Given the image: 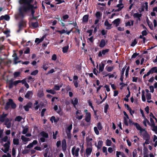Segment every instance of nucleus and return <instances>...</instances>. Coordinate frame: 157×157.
I'll list each match as a JSON object with an SVG mask.
<instances>
[{
	"label": "nucleus",
	"mask_w": 157,
	"mask_h": 157,
	"mask_svg": "<svg viewBox=\"0 0 157 157\" xmlns=\"http://www.w3.org/2000/svg\"><path fill=\"white\" fill-rule=\"evenodd\" d=\"M32 0H19V2L20 6L19 8V13L17 17L23 18L25 14L31 10L33 15L34 13V11L33 10V6L30 5Z\"/></svg>",
	"instance_id": "nucleus-1"
},
{
	"label": "nucleus",
	"mask_w": 157,
	"mask_h": 157,
	"mask_svg": "<svg viewBox=\"0 0 157 157\" xmlns=\"http://www.w3.org/2000/svg\"><path fill=\"white\" fill-rule=\"evenodd\" d=\"M136 129L140 131V133L144 140L150 139V136L146 130L142 128L138 123L135 124Z\"/></svg>",
	"instance_id": "nucleus-2"
},
{
	"label": "nucleus",
	"mask_w": 157,
	"mask_h": 157,
	"mask_svg": "<svg viewBox=\"0 0 157 157\" xmlns=\"http://www.w3.org/2000/svg\"><path fill=\"white\" fill-rule=\"evenodd\" d=\"M7 114H3L0 117V121L5 122V124L8 128H10L11 126V123L9 120L6 118Z\"/></svg>",
	"instance_id": "nucleus-3"
},
{
	"label": "nucleus",
	"mask_w": 157,
	"mask_h": 157,
	"mask_svg": "<svg viewBox=\"0 0 157 157\" xmlns=\"http://www.w3.org/2000/svg\"><path fill=\"white\" fill-rule=\"evenodd\" d=\"M150 123L149 122V125L151 127L152 130L157 134V126H156L154 121L152 117L150 118Z\"/></svg>",
	"instance_id": "nucleus-4"
},
{
	"label": "nucleus",
	"mask_w": 157,
	"mask_h": 157,
	"mask_svg": "<svg viewBox=\"0 0 157 157\" xmlns=\"http://www.w3.org/2000/svg\"><path fill=\"white\" fill-rule=\"evenodd\" d=\"M85 113V120L87 123L90 122L91 119V115L90 113L88 112L87 109H86L84 110Z\"/></svg>",
	"instance_id": "nucleus-5"
},
{
	"label": "nucleus",
	"mask_w": 157,
	"mask_h": 157,
	"mask_svg": "<svg viewBox=\"0 0 157 157\" xmlns=\"http://www.w3.org/2000/svg\"><path fill=\"white\" fill-rule=\"evenodd\" d=\"M10 146V142L8 141L3 145V148H2L1 150L5 153H6L9 151Z\"/></svg>",
	"instance_id": "nucleus-6"
},
{
	"label": "nucleus",
	"mask_w": 157,
	"mask_h": 157,
	"mask_svg": "<svg viewBox=\"0 0 157 157\" xmlns=\"http://www.w3.org/2000/svg\"><path fill=\"white\" fill-rule=\"evenodd\" d=\"M79 148L78 147L76 148L75 147H73L71 150L72 154L74 157H77L78 156Z\"/></svg>",
	"instance_id": "nucleus-7"
},
{
	"label": "nucleus",
	"mask_w": 157,
	"mask_h": 157,
	"mask_svg": "<svg viewBox=\"0 0 157 157\" xmlns=\"http://www.w3.org/2000/svg\"><path fill=\"white\" fill-rule=\"evenodd\" d=\"M75 117L76 118L79 120L82 119L83 115L82 114L81 110H78L76 112Z\"/></svg>",
	"instance_id": "nucleus-8"
},
{
	"label": "nucleus",
	"mask_w": 157,
	"mask_h": 157,
	"mask_svg": "<svg viewBox=\"0 0 157 157\" xmlns=\"http://www.w3.org/2000/svg\"><path fill=\"white\" fill-rule=\"evenodd\" d=\"M106 61L104 60L101 61L99 65V71L101 72L102 71L105 67V64Z\"/></svg>",
	"instance_id": "nucleus-9"
},
{
	"label": "nucleus",
	"mask_w": 157,
	"mask_h": 157,
	"mask_svg": "<svg viewBox=\"0 0 157 157\" xmlns=\"http://www.w3.org/2000/svg\"><path fill=\"white\" fill-rule=\"evenodd\" d=\"M122 0H119V4L117 6V7L118 9L117 10V11H119L121 10L122 8L124 7V4L122 3Z\"/></svg>",
	"instance_id": "nucleus-10"
},
{
	"label": "nucleus",
	"mask_w": 157,
	"mask_h": 157,
	"mask_svg": "<svg viewBox=\"0 0 157 157\" xmlns=\"http://www.w3.org/2000/svg\"><path fill=\"white\" fill-rule=\"evenodd\" d=\"M112 24H110L108 20H106L104 23V25L107 29H110L112 28Z\"/></svg>",
	"instance_id": "nucleus-11"
},
{
	"label": "nucleus",
	"mask_w": 157,
	"mask_h": 157,
	"mask_svg": "<svg viewBox=\"0 0 157 157\" xmlns=\"http://www.w3.org/2000/svg\"><path fill=\"white\" fill-rule=\"evenodd\" d=\"M71 103L76 108V105L78 103V100L77 98H74L71 100Z\"/></svg>",
	"instance_id": "nucleus-12"
},
{
	"label": "nucleus",
	"mask_w": 157,
	"mask_h": 157,
	"mask_svg": "<svg viewBox=\"0 0 157 157\" xmlns=\"http://www.w3.org/2000/svg\"><path fill=\"white\" fill-rule=\"evenodd\" d=\"M109 51V49H106L103 50L101 51H100L99 52L98 56L99 57L102 56V55H105Z\"/></svg>",
	"instance_id": "nucleus-13"
},
{
	"label": "nucleus",
	"mask_w": 157,
	"mask_h": 157,
	"mask_svg": "<svg viewBox=\"0 0 157 157\" xmlns=\"http://www.w3.org/2000/svg\"><path fill=\"white\" fill-rule=\"evenodd\" d=\"M21 139L25 144H26L28 141L30 140L29 138H27L25 136L23 135L21 136Z\"/></svg>",
	"instance_id": "nucleus-14"
},
{
	"label": "nucleus",
	"mask_w": 157,
	"mask_h": 157,
	"mask_svg": "<svg viewBox=\"0 0 157 157\" xmlns=\"http://www.w3.org/2000/svg\"><path fill=\"white\" fill-rule=\"evenodd\" d=\"M33 94V93L32 91H29L25 95V97L27 99H29L32 97Z\"/></svg>",
	"instance_id": "nucleus-15"
},
{
	"label": "nucleus",
	"mask_w": 157,
	"mask_h": 157,
	"mask_svg": "<svg viewBox=\"0 0 157 157\" xmlns=\"http://www.w3.org/2000/svg\"><path fill=\"white\" fill-rule=\"evenodd\" d=\"M121 20L120 18H117L113 21L112 23L116 26H118L120 23Z\"/></svg>",
	"instance_id": "nucleus-16"
},
{
	"label": "nucleus",
	"mask_w": 157,
	"mask_h": 157,
	"mask_svg": "<svg viewBox=\"0 0 157 157\" xmlns=\"http://www.w3.org/2000/svg\"><path fill=\"white\" fill-rule=\"evenodd\" d=\"M37 143L36 140H34L32 143H30L26 147L27 148H30L33 147L34 145H36Z\"/></svg>",
	"instance_id": "nucleus-17"
},
{
	"label": "nucleus",
	"mask_w": 157,
	"mask_h": 157,
	"mask_svg": "<svg viewBox=\"0 0 157 157\" xmlns=\"http://www.w3.org/2000/svg\"><path fill=\"white\" fill-rule=\"evenodd\" d=\"M33 104L31 102H29L26 105L24 106L25 110L26 111H28L29 109L32 106Z\"/></svg>",
	"instance_id": "nucleus-18"
},
{
	"label": "nucleus",
	"mask_w": 157,
	"mask_h": 157,
	"mask_svg": "<svg viewBox=\"0 0 157 157\" xmlns=\"http://www.w3.org/2000/svg\"><path fill=\"white\" fill-rule=\"evenodd\" d=\"M13 102V100L11 99H9V101L7 102L5 106V109H7L10 107V105H11L12 104Z\"/></svg>",
	"instance_id": "nucleus-19"
},
{
	"label": "nucleus",
	"mask_w": 157,
	"mask_h": 157,
	"mask_svg": "<svg viewBox=\"0 0 157 157\" xmlns=\"http://www.w3.org/2000/svg\"><path fill=\"white\" fill-rule=\"evenodd\" d=\"M144 9H145L146 11L148 10V3L147 2H146L143 5L141 10H140V12L143 11L144 10Z\"/></svg>",
	"instance_id": "nucleus-20"
},
{
	"label": "nucleus",
	"mask_w": 157,
	"mask_h": 157,
	"mask_svg": "<svg viewBox=\"0 0 157 157\" xmlns=\"http://www.w3.org/2000/svg\"><path fill=\"white\" fill-rule=\"evenodd\" d=\"M134 21L132 20H130L125 23V25L126 27H130L131 25H133Z\"/></svg>",
	"instance_id": "nucleus-21"
},
{
	"label": "nucleus",
	"mask_w": 157,
	"mask_h": 157,
	"mask_svg": "<svg viewBox=\"0 0 157 157\" xmlns=\"http://www.w3.org/2000/svg\"><path fill=\"white\" fill-rule=\"evenodd\" d=\"M62 149L63 150H66L67 147V144L65 140H63L62 141Z\"/></svg>",
	"instance_id": "nucleus-22"
},
{
	"label": "nucleus",
	"mask_w": 157,
	"mask_h": 157,
	"mask_svg": "<svg viewBox=\"0 0 157 157\" xmlns=\"http://www.w3.org/2000/svg\"><path fill=\"white\" fill-rule=\"evenodd\" d=\"M40 107V105L38 104V102L37 101H36L35 103L34 104V108L35 110H37Z\"/></svg>",
	"instance_id": "nucleus-23"
},
{
	"label": "nucleus",
	"mask_w": 157,
	"mask_h": 157,
	"mask_svg": "<svg viewBox=\"0 0 157 157\" xmlns=\"http://www.w3.org/2000/svg\"><path fill=\"white\" fill-rule=\"evenodd\" d=\"M92 151V148L91 147L87 148L86 150V155L88 157L91 154Z\"/></svg>",
	"instance_id": "nucleus-24"
},
{
	"label": "nucleus",
	"mask_w": 157,
	"mask_h": 157,
	"mask_svg": "<svg viewBox=\"0 0 157 157\" xmlns=\"http://www.w3.org/2000/svg\"><path fill=\"white\" fill-rule=\"evenodd\" d=\"M10 17L8 15L2 16L0 17V20L5 19L6 21H9L10 20Z\"/></svg>",
	"instance_id": "nucleus-25"
},
{
	"label": "nucleus",
	"mask_w": 157,
	"mask_h": 157,
	"mask_svg": "<svg viewBox=\"0 0 157 157\" xmlns=\"http://www.w3.org/2000/svg\"><path fill=\"white\" fill-rule=\"evenodd\" d=\"M44 39V36H42L40 39L36 38L35 40V42L37 44H39L42 41H43Z\"/></svg>",
	"instance_id": "nucleus-26"
},
{
	"label": "nucleus",
	"mask_w": 157,
	"mask_h": 157,
	"mask_svg": "<svg viewBox=\"0 0 157 157\" xmlns=\"http://www.w3.org/2000/svg\"><path fill=\"white\" fill-rule=\"evenodd\" d=\"M29 130V127L28 126H25L23 127V130L22 131V133L25 134Z\"/></svg>",
	"instance_id": "nucleus-27"
},
{
	"label": "nucleus",
	"mask_w": 157,
	"mask_h": 157,
	"mask_svg": "<svg viewBox=\"0 0 157 157\" xmlns=\"http://www.w3.org/2000/svg\"><path fill=\"white\" fill-rule=\"evenodd\" d=\"M89 15H85L83 17L82 22H86L88 21V19Z\"/></svg>",
	"instance_id": "nucleus-28"
},
{
	"label": "nucleus",
	"mask_w": 157,
	"mask_h": 157,
	"mask_svg": "<svg viewBox=\"0 0 157 157\" xmlns=\"http://www.w3.org/2000/svg\"><path fill=\"white\" fill-rule=\"evenodd\" d=\"M103 142L102 140L99 141L98 143V145H96V147L98 149H100L103 145Z\"/></svg>",
	"instance_id": "nucleus-29"
},
{
	"label": "nucleus",
	"mask_w": 157,
	"mask_h": 157,
	"mask_svg": "<svg viewBox=\"0 0 157 157\" xmlns=\"http://www.w3.org/2000/svg\"><path fill=\"white\" fill-rule=\"evenodd\" d=\"M72 124L69 125L66 130V133L71 132V130L72 129Z\"/></svg>",
	"instance_id": "nucleus-30"
},
{
	"label": "nucleus",
	"mask_w": 157,
	"mask_h": 157,
	"mask_svg": "<svg viewBox=\"0 0 157 157\" xmlns=\"http://www.w3.org/2000/svg\"><path fill=\"white\" fill-rule=\"evenodd\" d=\"M50 121L53 123L54 121L55 123H56L59 120L58 119H56L54 116H52L50 119Z\"/></svg>",
	"instance_id": "nucleus-31"
},
{
	"label": "nucleus",
	"mask_w": 157,
	"mask_h": 157,
	"mask_svg": "<svg viewBox=\"0 0 157 157\" xmlns=\"http://www.w3.org/2000/svg\"><path fill=\"white\" fill-rule=\"evenodd\" d=\"M105 40L104 39H102L101 41L99 46L100 47L103 48L105 46Z\"/></svg>",
	"instance_id": "nucleus-32"
},
{
	"label": "nucleus",
	"mask_w": 157,
	"mask_h": 157,
	"mask_svg": "<svg viewBox=\"0 0 157 157\" xmlns=\"http://www.w3.org/2000/svg\"><path fill=\"white\" fill-rule=\"evenodd\" d=\"M144 120L143 121V124H144L145 126L146 127L147 126V123L149 125V121L145 117H144Z\"/></svg>",
	"instance_id": "nucleus-33"
},
{
	"label": "nucleus",
	"mask_w": 157,
	"mask_h": 157,
	"mask_svg": "<svg viewBox=\"0 0 157 157\" xmlns=\"http://www.w3.org/2000/svg\"><path fill=\"white\" fill-rule=\"evenodd\" d=\"M141 16L142 14L138 13H135L133 15V17H134L137 18L140 20V17Z\"/></svg>",
	"instance_id": "nucleus-34"
},
{
	"label": "nucleus",
	"mask_w": 157,
	"mask_h": 157,
	"mask_svg": "<svg viewBox=\"0 0 157 157\" xmlns=\"http://www.w3.org/2000/svg\"><path fill=\"white\" fill-rule=\"evenodd\" d=\"M13 57H14V63L15 64H17L18 62H20L19 61V62H17V61L18 59V57H17L16 56V54L14 53V54L13 55Z\"/></svg>",
	"instance_id": "nucleus-35"
},
{
	"label": "nucleus",
	"mask_w": 157,
	"mask_h": 157,
	"mask_svg": "<svg viewBox=\"0 0 157 157\" xmlns=\"http://www.w3.org/2000/svg\"><path fill=\"white\" fill-rule=\"evenodd\" d=\"M102 15V13L98 11L96 12L95 16L98 19H100Z\"/></svg>",
	"instance_id": "nucleus-36"
},
{
	"label": "nucleus",
	"mask_w": 157,
	"mask_h": 157,
	"mask_svg": "<svg viewBox=\"0 0 157 157\" xmlns=\"http://www.w3.org/2000/svg\"><path fill=\"white\" fill-rule=\"evenodd\" d=\"M150 71L152 74L153 73H157V67H154L152 68Z\"/></svg>",
	"instance_id": "nucleus-37"
},
{
	"label": "nucleus",
	"mask_w": 157,
	"mask_h": 157,
	"mask_svg": "<svg viewBox=\"0 0 157 157\" xmlns=\"http://www.w3.org/2000/svg\"><path fill=\"white\" fill-rule=\"evenodd\" d=\"M48 63H44L42 66V68L45 71L47 70L48 68Z\"/></svg>",
	"instance_id": "nucleus-38"
},
{
	"label": "nucleus",
	"mask_w": 157,
	"mask_h": 157,
	"mask_svg": "<svg viewBox=\"0 0 157 157\" xmlns=\"http://www.w3.org/2000/svg\"><path fill=\"white\" fill-rule=\"evenodd\" d=\"M69 48L68 46H66L64 47H63V53H66L67 52Z\"/></svg>",
	"instance_id": "nucleus-39"
},
{
	"label": "nucleus",
	"mask_w": 157,
	"mask_h": 157,
	"mask_svg": "<svg viewBox=\"0 0 157 157\" xmlns=\"http://www.w3.org/2000/svg\"><path fill=\"white\" fill-rule=\"evenodd\" d=\"M128 119L129 118H127L126 117H124V124L127 126L128 125Z\"/></svg>",
	"instance_id": "nucleus-40"
},
{
	"label": "nucleus",
	"mask_w": 157,
	"mask_h": 157,
	"mask_svg": "<svg viewBox=\"0 0 157 157\" xmlns=\"http://www.w3.org/2000/svg\"><path fill=\"white\" fill-rule=\"evenodd\" d=\"M144 94H145V92L144 90H143L142 91V100L143 101H146V99H145Z\"/></svg>",
	"instance_id": "nucleus-41"
},
{
	"label": "nucleus",
	"mask_w": 157,
	"mask_h": 157,
	"mask_svg": "<svg viewBox=\"0 0 157 157\" xmlns=\"http://www.w3.org/2000/svg\"><path fill=\"white\" fill-rule=\"evenodd\" d=\"M97 126V128H98L99 130H101L102 128V127L100 122H98V123Z\"/></svg>",
	"instance_id": "nucleus-42"
},
{
	"label": "nucleus",
	"mask_w": 157,
	"mask_h": 157,
	"mask_svg": "<svg viewBox=\"0 0 157 157\" xmlns=\"http://www.w3.org/2000/svg\"><path fill=\"white\" fill-rule=\"evenodd\" d=\"M102 151L103 153L105 154V155H107L108 153L107 151V147H103L102 148Z\"/></svg>",
	"instance_id": "nucleus-43"
},
{
	"label": "nucleus",
	"mask_w": 157,
	"mask_h": 157,
	"mask_svg": "<svg viewBox=\"0 0 157 157\" xmlns=\"http://www.w3.org/2000/svg\"><path fill=\"white\" fill-rule=\"evenodd\" d=\"M32 26L33 28H36L38 26V23L37 22H33L32 23Z\"/></svg>",
	"instance_id": "nucleus-44"
},
{
	"label": "nucleus",
	"mask_w": 157,
	"mask_h": 157,
	"mask_svg": "<svg viewBox=\"0 0 157 157\" xmlns=\"http://www.w3.org/2000/svg\"><path fill=\"white\" fill-rule=\"evenodd\" d=\"M132 156L133 157H137V150L136 149L132 152Z\"/></svg>",
	"instance_id": "nucleus-45"
},
{
	"label": "nucleus",
	"mask_w": 157,
	"mask_h": 157,
	"mask_svg": "<svg viewBox=\"0 0 157 157\" xmlns=\"http://www.w3.org/2000/svg\"><path fill=\"white\" fill-rule=\"evenodd\" d=\"M114 67H106V70L109 72L111 71L114 69Z\"/></svg>",
	"instance_id": "nucleus-46"
},
{
	"label": "nucleus",
	"mask_w": 157,
	"mask_h": 157,
	"mask_svg": "<svg viewBox=\"0 0 157 157\" xmlns=\"http://www.w3.org/2000/svg\"><path fill=\"white\" fill-rule=\"evenodd\" d=\"M94 131L95 133L97 135H98L99 134V132L97 128V127H94Z\"/></svg>",
	"instance_id": "nucleus-47"
},
{
	"label": "nucleus",
	"mask_w": 157,
	"mask_h": 157,
	"mask_svg": "<svg viewBox=\"0 0 157 157\" xmlns=\"http://www.w3.org/2000/svg\"><path fill=\"white\" fill-rule=\"evenodd\" d=\"M112 143V142L110 140L107 139L106 141V145L107 146H110Z\"/></svg>",
	"instance_id": "nucleus-48"
},
{
	"label": "nucleus",
	"mask_w": 157,
	"mask_h": 157,
	"mask_svg": "<svg viewBox=\"0 0 157 157\" xmlns=\"http://www.w3.org/2000/svg\"><path fill=\"white\" fill-rule=\"evenodd\" d=\"M13 143L14 144L17 145L19 144V140L17 139H14L13 140Z\"/></svg>",
	"instance_id": "nucleus-49"
},
{
	"label": "nucleus",
	"mask_w": 157,
	"mask_h": 157,
	"mask_svg": "<svg viewBox=\"0 0 157 157\" xmlns=\"http://www.w3.org/2000/svg\"><path fill=\"white\" fill-rule=\"evenodd\" d=\"M147 23L148 25V26H149L151 30H153V25H152V23L150 22H147Z\"/></svg>",
	"instance_id": "nucleus-50"
},
{
	"label": "nucleus",
	"mask_w": 157,
	"mask_h": 157,
	"mask_svg": "<svg viewBox=\"0 0 157 157\" xmlns=\"http://www.w3.org/2000/svg\"><path fill=\"white\" fill-rule=\"evenodd\" d=\"M147 99L148 100H150L151 99V95L150 93L147 94L146 95Z\"/></svg>",
	"instance_id": "nucleus-51"
},
{
	"label": "nucleus",
	"mask_w": 157,
	"mask_h": 157,
	"mask_svg": "<svg viewBox=\"0 0 157 157\" xmlns=\"http://www.w3.org/2000/svg\"><path fill=\"white\" fill-rule=\"evenodd\" d=\"M16 155V149L14 147H13L12 149V155L13 157H15Z\"/></svg>",
	"instance_id": "nucleus-52"
},
{
	"label": "nucleus",
	"mask_w": 157,
	"mask_h": 157,
	"mask_svg": "<svg viewBox=\"0 0 157 157\" xmlns=\"http://www.w3.org/2000/svg\"><path fill=\"white\" fill-rule=\"evenodd\" d=\"M46 91L48 93H50L52 94H54L56 93V92L54 90L51 89L47 90H46Z\"/></svg>",
	"instance_id": "nucleus-53"
},
{
	"label": "nucleus",
	"mask_w": 157,
	"mask_h": 157,
	"mask_svg": "<svg viewBox=\"0 0 157 157\" xmlns=\"http://www.w3.org/2000/svg\"><path fill=\"white\" fill-rule=\"evenodd\" d=\"M20 74V73L19 72H15L13 74L14 77L16 78L19 76Z\"/></svg>",
	"instance_id": "nucleus-54"
},
{
	"label": "nucleus",
	"mask_w": 157,
	"mask_h": 157,
	"mask_svg": "<svg viewBox=\"0 0 157 157\" xmlns=\"http://www.w3.org/2000/svg\"><path fill=\"white\" fill-rule=\"evenodd\" d=\"M78 82L79 81L78 80L75 81H73V82L74 83V85L76 88L78 86Z\"/></svg>",
	"instance_id": "nucleus-55"
},
{
	"label": "nucleus",
	"mask_w": 157,
	"mask_h": 157,
	"mask_svg": "<svg viewBox=\"0 0 157 157\" xmlns=\"http://www.w3.org/2000/svg\"><path fill=\"white\" fill-rule=\"evenodd\" d=\"M8 137L7 136H5L2 139V141H1V143H2L3 142H6L8 140Z\"/></svg>",
	"instance_id": "nucleus-56"
},
{
	"label": "nucleus",
	"mask_w": 157,
	"mask_h": 157,
	"mask_svg": "<svg viewBox=\"0 0 157 157\" xmlns=\"http://www.w3.org/2000/svg\"><path fill=\"white\" fill-rule=\"evenodd\" d=\"M120 85L121 86L120 89L121 90H122L123 88L125 86V84L124 83H123V82H121L120 83Z\"/></svg>",
	"instance_id": "nucleus-57"
},
{
	"label": "nucleus",
	"mask_w": 157,
	"mask_h": 157,
	"mask_svg": "<svg viewBox=\"0 0 157 157\" xmlns=\"http://www.w3.org/2000/svg\"><path fill=\"white\" fill-rule=\"evenodd\" d=\"M22 118L20 116L17 117L15 118V121H20L22 119Z\"/></svg>",
	"instance_id": "nucleus-58"
},
{
	"label": "nucleus",
	"mask_w": 157,
	"mask_h": 157,
	"mask_svg": "<svg viewBox=\"0 0 157 157\" xmlns=\"http://www.w3.org/2000/svg\"><path fill=\"white\" fill-rule=\"evenodd\" d=\"M41 135L44 137L47 138L48 137V135L47 133L44 132H42L41 133Z\"/></svg>",
	"instance_id": "nucleus-59"
},
{
	"label": "nucleus",
	"mask_w": 157,
	"mask_h": 157,
	"mask_svg": "<svg viewBox=\"0 0 157 157\" xmlns=\"http://www.w3.org/2000/svg\"><path fill=\"white\" fill-rule=\"evenodd\" d=\"M126 67V66H125L122 68V69L121 72V75H124V71H125V70Z\"/></svg>",
	"instance_id": "nucleus-60"
},
{
	"label": "nucleus",
	"mask_w": 157,
	"mask_h": 157,
	"mask_svg": "<svg viewBox=\"0 0 157 157\" xmlns=\"http://www.w3.org/2000/svg\"><path fill=\"white\" fill-rule=\"evenodd\" d=\"M55 1L57 4H59L65 2L64 0L62 1L61 0H55Z\"/></svg>",
	"instance_id": "nucleus-61"
},
{
	"label": "nucleus",
	"mask_w": 157,
	"mask_h": 157,
	"mask_svg": "<svg viewBox=\"0 0 157 157\" xmlns=\"http://www.w3.org/2000/svg\"><path fill=\"white\" fill-rule=\"evenodd\" d=\"M38 71L37 70H35L31 73V75H36L38 73Z\"/></svg>",
	"instance_id": "nucleus-62"
},
{
	"label": "nucleus",
	"mask_w": 157,
	"mask_h": 157,
	"mask_svg": "<svg viewBox=\"0 0 157 157\" xmlns=\"http://www.w3.org/2000/svg\"><path fill=\"white\" fill-rule=\"evenodd\" d=\"M57 59V56L56 55L53 54L52 56V60L55 61Z\"/></svg>",
	"instance_id": "nucleus-63"
},
{
	"label": "nucleus",
	"mask_w": 157,
	"mask_h": 157,
	"mask_svg": "<svg viewBox=\"0 0 157 157\" xmlns=\"http://www.w3.org/2000/svg\"><path fill=\"white\" fill-rule=\"evenodd\" d=\"M2 157H11V155L8 153L7 154H5L2 155Z\"/></svg>",
	"instance_id": "nucleus-64"
}]
</instances>
